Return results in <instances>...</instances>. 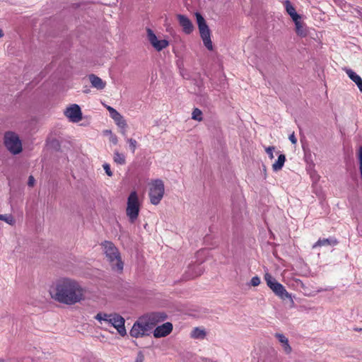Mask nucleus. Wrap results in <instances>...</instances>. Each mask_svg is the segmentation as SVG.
<instances>
[{
    "mask_svg": "<svg viewBox=\"0 0 362 362\" xmlns=\"http://www.w3.org/2000/svg\"><path fill=\"white\" fill-rule=\"evenodd\" d=\"M50 298L66 305H73L86 298V289L75 279L60 277L54 281L48 290Z\"/></svg>",
    "mask_w": 362,
    "mask_h": 362,
    "instance_id": "1",
    "label": "nucleus"
},
{
    "mask_svg": "<svg viewBox=\"0 0 362 362\" xmlns=\"http://www.w3.org/2000/svg\"><path fill=\"white\" fill-rule=\"evenodd\" d=\"M100 245L112 270L122 273L124 269V262L118 248L110 241H104Z\"/></svg>",
    "mask_w": 362,
    "mask_h": 362,
    "instance_id": "2",
    "label": "nucleus"
},
{
    "mask_svg": "<svg viewBox=\"0 0 362 362\" xmlns=\"http://www.w3.org/2000/svg\"><path fill=\"white\" fill-rule=\"evenodd\" d=\"M141 208V202L136 191H132L127 198L126 214L131 223L137 219Z\"/></svg>",
    "mask_w": 362,
    "mask_h": 362,
    "instance_id": "3",
    "label": "nucleus"
},
{
    "mask_svg": "<svg viewBox=\"0 0 362 362\" xmlns=\"http://www.w3.org/2000/svg\"><path fill=\"white\" fill-rule=\"evenodd\" d=\"M4 144L6 149L12 154L22 152L23 145L19 136L13 132H6L4 136Z\"/></svg>",
    "mask_w": 362,
    "mask_h": 362,
    "instance_id": "4",
    "label": "nucleus"
},
{
    "mask_svg": "<svg viewBox=\"0 0 362 362\" xmlns=\"http://www.w3.org/2000/svg\"><path fill=\"white\" fill-rule=\"evenodd\" d=\"M164 193L165 185L163 180L156 179L150 182L148 197L152 204L158 205L162 200Z\"/></svg>",
    "mask_w": 362,
    "mask_h": 362,
    "instance_id": "5",
    "label": "nucleus"
},
{
    "mask_svg": "<svg viewBox=\"0 0 362 362\" xmlns=\"http://www.w3.org/2000/svg\"><path fill=\"white\" fill-rule=\"evenodd\" d=\"M195 17L198 25L200 37L204 46L210 51L213 50L214 46L211 40V32L204 18L199 13H195Z\"/></svg>",
    "mask_w": 362,
    "mask_h": 362,
    "instance_id": "6",
    "label": "nucleus"
},
{
    "mask_svg": "<svg viewBox=\"0 0 362 362\" xmlns=\"http://www.w3.org/2000/svg\"><path fill=\"white\" fill-rule=\"evenodd\" d=\"M152 326L150 325L149 321L146 317H141L133 325L129 334L134 338L143 337L148 335L152 329Z\"/></svg>",
    "mask_w": 362,
    "mask_h": 362,
    "instance_id": "7",
    "label": "nucleus"
},
{
    "mask_svg": "<svg viewBox=\"0 0 362 362\" xmlns=\"http://www.w3.org/2000/svg\"><path fill=\"white\" fill-rule=\"evenodd\" d=\"M264 280L267 286L280 298L283 300L291 299V295L287 292L284 286L279 283L270 274L266 273L264 274Z\"/></svg>",
    "mask_w": 362,
    "mask_h": 362,
    "instance_id": "8",
    "label": "nucleus"
},
{
    "mask_svg": "<svg viewBox=\"0 0 362 362\" xmlns=\"http://www.w3.org/2000/svg\"><path fill=\"white\" fill-rule=\"evenodd\" d=\"M146 36L149 43L158 52H160L169 45L166 39L158 37L151 28H146Z\"/></svg>",
    "mask_w": 362,
    "mask_h": 362,
    "instance_id": "9",
    "label": "nucleus"
},
{
    "mask_svg": "<svg viewBox=\"0 0 362 362\" xmlns=\"http://www.w3.org/2000/svg\"><path fill=\"white\" fill-rule=\"evenodd\" d=\"M64 115L71 122L76 123L82 119L81 107L76 104L67 107L64 111Z\"/></svg>",
    "mask_w": 362,
    "mask_h": 362,
    "instance_id": "10",
    "label": "nucleus"
},
{
    "mask_svg": "<svg viewBox=\"0 0 362 362\" xmlns=\"http://www.w3.org/2000/svg\"><path fill=\"white\" fill-rule=\"evenodd\" d=\"M124 323L125 320L123 317H122L118 313H112V317L109 325H111L115 328L119 334L122 337H124L127 334Z\"/></svg>",
    "mask_w": 362,
    "mask_h": 362,
    "instance_id": "11",
    "label": "nucleus"
},
{
    "mask_svg": "<svg viewBox=\"0 0 362 362\" xmlns=\"http://www.w3.org/2000/svg\"><path fill=\"white\" fill-rule=\"evenodd\" d=\"M173 330V325L170 322L163 323L158 326L153 331V336L156 338L164 337L168 335Z\"/></svg>",
    "mask_w": 362,
    "mask_h": 362,
    "instance_id": "12",
    "label": "nucleus"
},
{
    "mask_svg": "<svg viewBox=\"0 0 362 362\" xmlns=\"http://www.w3.org/2000/svg\"><path fill=\"white\" fill-rule=\"evenodd\" d=\"M177 18L185 33L190 34L193 31V24L187 16L182 14H178L177 15Z\"/></svg>",
    "mask_w": 362,
    "mask_h": 362,
    "instance_id": "13",
    "label": "nucleus"
},
{
    "mask_svg": "<svg viewBox=\"0 0 362 362\" xmlns=\"http://www.w3.org/2000/svg\"><path fill=\"white\" fill-rule=\"evenodd\" d=\"M301 18H298L293 21L296 27V34L301 37H304L308 35V29L305 26V24L300 20Z\"/></svg>",
    "mask_w": 362,
    "mask_h": 362,
    "instance_id": "14",
    "label": "nucleus"
},
{
    "mask_svg": "<svg viewBox=\"0 0 362 362\" xmlns=\"http://www.w3.org/2000/svg\"><path fill=\"white\" fill-rule=\"evenodd\" d=\"M166 317V315L163 313H155L151 314L146 319L149 321L150 325L153 327L157 323L164 321Z\"/></svg>",
    "mask_w": 362,
    "mask_h": 362,
    "instance_id": "15",
    "label": "nucleus"
},
{
    "mask_svg": "<svg viewBox=\"0 0 362 362\" xmlns=\"http://www.w3.org/2000/svg\"><path fill=\"white\" fill-rule=\"evenodd\" d=\"M89 81L91 86L98 90H103L106 86V83L103 81L100 77L95 74H90L88 76Z\"/></svg>",
    "mask_w": 362,
    "mask_h": 362,
    "instance_id": "16",
    "label": "nucleus"
},
{
    "mask_svg": "<svg viewBox=\"0 0 362 362\" xmlns=\"http://www.w3.org/2000/svg\"><path fill=\"white\" fill-rule=\"evenodd\" d=\"M344 71L348 76L356 84L360 91L362 92V78L361 76L350 69H345Z\"/></svg>",
    "mask_w": 362,
    "mask_h": 362,
    "instance_id": "17",
    "label": "nucleus"
},
{
    "mask_svg": "<svg viewBox=\"0 0 362 362\" xmlns=\"http://www.w3.org/2000/svg\"><path fill=\"white\" fill-rule=\"evenodd\" d=\"M338 241L334 238L319 239L313 245V248L315 249L317 247L327 246V245H336Z\"/></svg>",
    "mask_w": 362,
    "mask_h": 362,
    "instance_id": "18",
    "label": "nucleus"
},
{
    "mask_svg": "<svg viewBox=\"0 0 362 362\" xmlns=\"http://www.w3.org/2000/svg\"><path fill=\"white\" fill-rule=\"evenodd\" d=\"M276 339H278L279 341L281 344L284 351L286 354H289L291 351V347L288 344V339L284 334L280 333H276L275 334Z\"/></svg>",
    "mask_w": 362,
    "mask_h": 362,
    "instance_id": "19",
    "label": "nucleus"
},
{
    "mask_svg": "<svg viewBox=\"0 0 362 362\" xmlns=\"http://www.w3.org/2000/svg\"><path fill=\"white\" fill-rule=\"evenodd\" d=\"M112 317V313H107L104 312H100L95 316V319L97 320L100 323V325H109Z\"/></svg>",
    "mask_w": 362,
    "mask_h": 362,
    "instance_id": "20",
    "label": "nucleus"
},
{
    "mask_svg": "<svg viewBox=\"0 0 362 362\" xmlns=\"http://www.w3.org/2000/svg\"><path fill=\"white\" fill-rule=\"evenodd\" d=\"M112 317V313H107L104 312H100L95 316V319L97 320L100 323V325H109Z\"/></svg>",
    "mask_w": 362,
    "mask_h": 362,
    "instance_id": "21",
    "label": "nucleus"
},
{
    "mask_svg": "<svg viewBox=\"0 0 362 362\" xmlns=\"http://www.w3.org/2000/svg\"><path fill=\"white\" fill-rule=\"evenodd\" d=\"M284 5L286 12L291 16L293 21L296 20L298 18H301L300 16L296 13L294 6L289 1H285Z\"/></svg>",
    "mask_w": 362,
    "mask_h": 362,
    "instance_id": "22",
    "label": "nucleus"
},
{
    "mask_svg": "<svg viewBox=\"0 0 362 362\" xmlns=\"http://www.w3.org/2000/svg\"><path fill=\"white\" fill-rule=\"evenodd\" d=\"M206 333L204 329L195 327L192 330L190 337L196 339H204L206 337Z\"/></svg>",
    "mask_w": 362,
    "mask_h": 362,
    "instance_id": "23",
    "label": "nucleus"
},
{
    "mask_svg": "<svg viewBox=\"0 0 362 362\" xmlns=\"http://www.w3.org/2000/svg\"><path fill=\"white\" fill-rule=\"evenodd\" d=\"M112 119L115 122L116 124L122 128L125 129L127 127V123L125 120L124 119L123 117L117 111H116L112 116Z\"/></svg>",
    "mask_w": 362,
    "mask_h": 362,
    "instance_id": "24",
    "label": "nucleus"
},
{
    "mask_svg": "<svg viewBox=\"0 0 362 362\" xmlns=\"http://www.w3.org/2000/svg\"><path fill=\"white\" fill-rule=\"evenodd\" d=\"M113 160L116 164L123 165L126 163V157L124 154L119 153L118 151H115Z\"/></svg>",
    "mask_w": 362,
    "mask_h": 362,
    "instance_id": "25",
    "label": "nucleus"
},
{
    "mask_svg": "<svg viewBox=\"0 0 362 362\" xmlns=\"http://www.w3.org/2000/svg\"><path fill=\"white\" fill-rule=\"evenodd\" d=\"M286 161V157L284 154H280L278 157L277 160L273 163L272 169L274 171H279L283 168Z\"/></svg>",
    "mask_w": 362,
    "mask_h": 362,
    "instance_id": "26",
    "label": "nucleus"
},
{
    "mask_svg": "<svg viewBox=\"0 0 362 362\" xmlns=\"http://www.w3.org/2000/svg\"><path fill=\"white\" fill-rule=\"evenodd\" d=\"M1 220L5 221L6 223H7L8 224H9L11 226H13L16 223V220L14 219L13 216L11 214H4V215L1 214Z\"/></svg>",
    "mask_w": 362,
    "mask_h": 362,
    "instance_id": "27",
    "label": "nucleus"
},
{
    "mask_svg": "<svg viewBox=\"0 0 362 362\" xmlns=\"http://www.w3.org/2000/svg\"><path fill=\"white\" fill-rule=\"evenodd\" d=\"M192 119L201 122L202 120V112L198 108H194L192 113Z\"/></svg>",
    "mask_w": 362,
    "mask_h": 362,
    "instance_id": "28",
    "label": "nucleus"
},
{
    "mask_svg": "<svg viewBox=\"0 0 362 362\" xmlns=\"http://www.w3.org/2000/svg\"><path fill=\"white\" fill-rule=\"evenodd\" d=\"M127 142L129 144V148L134 153L136 148L137 141L134 139H127Z\"/></svg>",
    "mask_w": 362,
    "mask_h": 362,
    "instance_id": "29",
    "label": "nucleus"
},
{
    "mask_svg": "<svg viewBox=\"0 0 362 362\" xmlns=\"http://www.w3.org/2000/svg\"><path fill=\"white\" fill-rule=\"evenodd\" d=\"M103 168L104 170L105 171V173L109 176L112 177L113 175L112 171L110 169V164L105 163L103 165Z\"/></svg>",
    "mask_w": 362,
    "mask_h": 362,
    "instance_id": "30",
    "label": "nucleus"
},
{
    "mask_svg": "<svg viewBox=\"0 0 362 362\" xmlns=\"http://www.w3.org/2000/svg\"><path fill=\"white\" fill-rule=\"evenodd\" d=\"M274 146H269L265 148L267 153L268 154L270 159H273L274 158L273 151H274Z\"/></svg>",
    "mask_w": 362,
    "mask_h": 362,
    "instance_id": "31",
    "label": "nucleus"
},
{
    "mask_svg": "<svg viewBox=\"0 0 362 362\" xmlns=\"http://www.w3.org/2000/svg\"><path fill=\"white\" fill-rule=\"evenodd\" d=\"M260 279L257 276H256L252 278L250 281V285L252 286H257L260 284Z\"/></svg>",
    "mask_w": 362,
    "mask_h": 362,
    "instance_id": "32",
    "label": "nucleus"
},
{
    "mask_svg": "<svg viewBox=\"0 0 362 362\" xmlns=\"http://www.w3.org/2000/svg\"><path fill=\"white\" fill-rule=\"evenodd\" d=\"M109 140L111 143L116 145L118 142V138L115 134H111L110 136H109Z\"/></svg>",
    "mask_w": 362,
    "mask_h": 362,
    "instance_id": "33",
    "label": "nucleus"
},
{
    "mask_svg": "<svg viewBox=\"0 0 362 362\" xmlns=\"http://www.w3.org/2000/svg\"><path fill=\"white\" fill-rule=\"evenodd\" d=\"M289 140L291 141V142L293 144H296L297 143V139L294 134V132H293L290 136H289Z\"/></svg>",
    "mask_w": 362,
    "mask_h": 362,
    "instance_id": "34",
    "label": "nucleus"
},
{
    "mask_svg": "<svg viewBox=\"0 0 362 362\" xmlns=\"http://www.w3.org/2000/svg\"><path fill=\"white\" fill-rule=\"evenodd\" d=\"M106 108L109 111L110 117L117 111L115 109L110 106H106Z\"/></svg>",
    "mask_w": 362,
    "mask_h": 362,
    "instance_id": "35",
    "label": "nucleus"
},
{
    "mask_svg": "<svg viewBox=\"0 0 362 362\" xmlns=\"http://www.w3.org/2000/svg\"><path fill=\"white\" fill-rule=\"evenodd\" d=\"M34 182H35L34 177L33 176H30L29 179H28V185L32 187V186H33Z\"/></svg>",
    "mask_w": 362,
    "mask_h": 362,
    "instance_id": "36",
    "label": "nucleus"
},
{
    "mask_svg": "<svg viewBox=\"0 0 362 362\" xmlns=\"http://www.w3.org/2000/svg\"><path fill=\"white\" fill-rule=\"evenodd\" d=\"M111 134H113L112 132L109 129H106L103 131V135L110 136Z\"/></svg>",
    "mask_w": 362,
    "mask_h": 362,
    "instance_id": "37",
    "label": "nucleus"
},
{
    "mask_svg": "<svg viewBox=\"0 0 362 362\" xmlns=\"http://www.w3.org/2000/svg\"><path fill=\"white\" fill-rule=\"evenodd\" d=\"M135 362H143V357L142 356L138 357L136 358V360L135 361Z\"/></svg>",
    "mask_w": 362,
    "mask_h": 362,
    "instance_id": "38",
    "label": "nucleus"
},
{
    "mask_svg": "<svg viewBox=\"0 0 362 362\" xmlns=\"http://www.w3.org/2000/svg\"><path fill=\"white\" fill-rule=\"evenodd\" d=\"M4 36L3 30L0 28V37H2Z\"/></svg>",
    "mask_w": 362,
    "mask_h": 362,
    "instance_id": "39",
    "label": "nucleus"
},
{
    "mask_svg": "<svg viewBox=\"0 0 362 362\" xmlns=\"http://www.w3.org/2000/svg\"><path fill=\"white\" fill-rule=\"evenodd\" d=\"M361 329V327H354V330L355 332H359V329Z\"/></svg>",
    "mask_w": 362,
    "mask_h": 362,
    "instance_id": "40",
    "label": "nucleus"
},
{
    "mask_svg": "<svg viewBox=\"0 0 362 362\" xmlns=\"http://www.w3.org/2000/svg\"><path fill=\"white\" fill-rule=\"evenodd\" d=\"M201 274H202V273H201V272H198V273H196L194 275H193V276H192V277L199 276V275H201Z\"/></svg>",
    "mask_w": 362,
    "mask_h": 362,
    "instance_id": "41",
    "label": "nucleus"
},
{
    "mask_svg": "<svg viewBox=\"0 0 362 362\" xmlns=\"http://www.w3.org/2000/svg\"><path fill=\"white\" fill-rule=\"evenodd\" d=\"M359 332H362V328L361 327V329H359Z\"/></svg>",
    "mask_w": 362,
    "mask_h": 362,
    "instance_id": "42",
    "label": "nucleus"
},
{
    "mask_svg": "<svg viewBox=\"0 0 362 362\" xmlns=\"http://www.w3.org/2000/svg\"><path fill=\"white\" fill-rule=\"evenodd\" d=\"M0 362H3V360L0 358Z\"/></svg>",
    "mask_w": 362,
    "mask_h": 362,
    "instance_id": "43",
    "label": "nucleus"
}]
</instances>
